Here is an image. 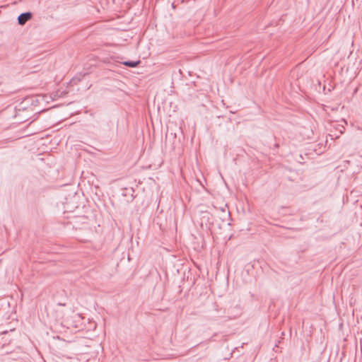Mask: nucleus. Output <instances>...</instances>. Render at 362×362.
I'll use <instances>...</instances> for the list:
<instances>
[{
  "label": "nucleus",
  "instance_id": "nucleus-1",
  "mask_svg": "<svg viewBox=\"0 0 362 362\" xmlns=\"http://www.w3.org/2000/svg\"><path fill=\"white\" fill-rule=\"evenodd\" d=\"M25 103L28 104H30L34 106H37L44 102H45V95H34L31 97H28L25 98Z\"/></svg>",
  "mask_w": 362,
  "mask_h": 362
},
{
  "label": "nucleus",
  "instance_id": "nucleus-2",
  "mask_svg": "<svg viewBox=\"0 0 362 362\" xmlns=\"http://www.w3.org/2000/svg\"><path fill=\"white\" fill-rule=\"evenodd\" d=\"M33 17V13L30 11L21 13L18 17V23L21 25H25Z\"/></svg>",
  "mask_w": 362,
  "mask_h": 362
},
{
  "label": "nucleus",
  "instance_id": "nucleus-3",
  "mask_svg": "<svg viewBox=\"0 0 362 362\" xmlns=\"http://www.w3.org/2000/svg\"><path fill=\"white\" fill-rule=\"evenodd\" d=\"M140 63L139 60L137 61H124L122 62V64H124L126 66L134 68L139 65Z\"/></svg>",
  "mask_w": 362,
  "mask_h": 362
}]
</instances>
